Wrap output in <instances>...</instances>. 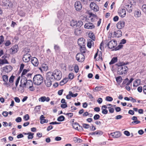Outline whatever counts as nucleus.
Segmentation results:
<instances>
[{
  "label": "nucleus",
  "mask_w": 146,
  "mask_h": 146,
  "mask_svg": "<svg viewBox=\"0 0 146 146\" xmlns=\"http://www.w3.org/2000/svg\"><path fill=\"white\" fill-rule=\"evenodd\" d=\"M116 65L118 66L117 71L118 74L119 75L125 74L127 72L128 68L125 65L124 63L120 62L117 64Z\"/></svg>",
  "instance_id": "f257e3e1"
},
{
  "label": "nucleus",
  "mask_w": 146,
  "mask_h": 146,
  "mask_svg": "<svg viewBox=\"0 0 146 146\" xmlns=\"http://www.w3.org/2000/svg\"><path fill=\"white\" fill-rule=\"evenodd\" d=\"M21 84L20 85V87L24 88L26 86L29 88L32 87L33 86V83L31 80H27V79L25 77H22L21 81Z\"/></svg>",
  "instance_id": "f03ea898"
},
{
  "label": "nucleus",
  "mask_w": 146,
  "mask_h": 146,
  "mask_svg": "<svg viewBox=\"0 0 146 146\" xmlns=\"http://www.w3.org/2000/svg\"><path fill=\"white\" fill-rule=\"evenodd\" d=\"M48 74H51V77L54 79V80H60L62 77V73L60 70L56 69L53 72H48Z\"/></svg>",
  "instance_id": "7ed1b4c3"
},
{
  "label": "nucleus",
  "mask_w": 146,
  "mask_h": 146,
  "mask_svg": "<svg viewBox=\"0 0 146 146\" xmlns=\"http://www.w3.org/2000/svg\"><path fill=\"white\" fill-rule=\"evenodd\" d=\"M43 78L41 75L40 74L35 76L33 78L34 83L36 85L40 84L43 82Z\"/></svg>",
  "instance_id": "20e7f679"
},
{
  "label": "nucleus",
  "mask_w": 146,
  "mask_h": 146,
  "mask_svg": "<svg viewBox=\"0 0 146 146\" xmlns=\"http://www.w3.org/2000/svg\"><path fill=\"white\" fill-rule=\"evenodd\" d=\"M51 74H46V80H45V83L46 85L48 87H49L52 85V83L54 80L51 77Z\"/></svg>",
  "instance_id": "39448f33"
},
{
  "label": "nucleus",
  "mask_w": 146,
  "mask_h": 146,
  "mask_svg": "<svg viewBox=\"0 0 146 146\" xmlns=\"http://www.w3.org/2000/svg\"><path fill=\"white\" fill-rule=\"evenodd\" d=\"M85 58L84 55L82 53H79L77 54L76 56V59L79 62H83Z\"/></svg>",
  "instance_id": "423d86ee"
},
{
  "label": "nucleus",
  "mask_w": 146,
  "mask_h": 146,
  "mask_svg": "<svg viewBox=\"0 0 146 146\" xmlns=\"http://www.w3.org/2000/svg\"><path fill=\"white\" fill-rule=\"evenodd\" d=\"M117 44V42L116 40H112L107 44V45L109 48L112 49L115 48Z\"/></svg>",
  "instance_id": "0eeeda50"
},
{
  "label": "nucleus",
  "mask_w": 146,
  "mask_h": 146,
  "mask_svg": "<svg viewBox=\"0 0 146 146\" xmlns=\"http://www.w3.org/2000/svg\"><path fill=\"white\" fill-rule=\"evenodd\" d=\"M31 56L30 54L27 53L24 54L23 58V60L25 62H28L30 60Z\"/></svg>",
  "instance_id": "6e6552de"
},
{
  "label": "nucleus",
  "mask_w": 146,
  "mask_h": 146,
  "mask_svg": "<svg viewBox=\"0 0 146 146\" xmlns=\"http://www.w3.org/2000/svg\"><path fill=\"white\" fill-rule=\"evenodd\" d=\"M13 67L9 65H6L2 68L3 71L8 73L10 72L12 70Z\"/></svg>",
  "instance_id": "1a4fd4ad"
},
{
  "label": "nucleus",
  "mask_w": 146,
  "mask_h": 146,
  "mask_svg": "<svg viewBox=\"0 0 146 146\" xmlns=\"http://www.w3.org/2000/svg\"><path fill=\"white\" fill-rule=\"evenodd\" d=\"M90 7L92 10H93L95 11H99V7L94 2H91L90 3Z\"/></svg>",
  "instance_id": "9d476101"
},
{
  "label": "nucleus",
  "mask_w": 146,
  "mask_h": 146,
  "mask_svg": "<svg viewBox=\"0 0 146 146\" xmlns=\"http://www.w3.org/2000/svg\"><path fill=\"white\" fill-rule=\"evenodd\" d=\"M74 7L76 10L77 11L80 10L82 8V5L79 1H77L75 3Z\"/></svg>",
  "instance_id": "9b49d317"
},
{
  "label": "nucleus",
  "mask_w": 146,
  "mask_h": 146,
  "mask_svg": "<svg viewBox=\"0 0 146 146\" xmlns=\"http://www.w3.org/2000/svg\"><path fill=\"white\" fill-rule=\"evenodd\" d=\"M126 42V40L125 39H123L121 41L120 43L119 44L117 47H115L114 49L115 50H118L119 49L121 48L123 45H121V44H125Z\"/></svg>",
  "instance_id": "f8f14e48"
},
{
  "label": "nucleus",
  "mask_w": 146,
  "mask_h": 146,
  "mask_svg": "<svg viewBox=\"0 0 146 146\" xmlns=\"http://www.w3.org/2000/svg\"><path fill=\"white\" fill-rule=\"evenodd\" d=\"M18 49V47L17 45H15L10 49L11 53L15 54L17 52Z\"/></svg>",
  "instance_id": "ddd939ff"
},
{
  "label": "nucleus",
  "mask_w": 146,
  "mask_h": 146,
  "mask_svg": "<svg viewBox=\"0 0 146 146\" xmlns=\"http://www.w3.org/2000/svg\"><path fill=\"white\" fill-rule=\"evenodd\" d=\"M84 28L88 29H92L95 28V26L91 23H86L84 25Z\"/></svg>",
  "instance_id": "4468645a"
},
{
  "label": "nucleus",
  "mask_w": 146,
  "mask_h": 146,
  "mask_svg": "<svg viewBox=\"0 0 146 146\" xmlns=\"http://www.w3.org/2000/svg\"><path fill=\"white\" fill-rule=\"evenodd\" d=\"M78 43L80 47L85 46V39L83 38H79L78 40Z\"/></svg>",
  "instance_id": "2eb2a0df"
},
{
  "label": "nucleus",
  "mask_w": 146,
  "mask_h": 146,
  "mask_svg": "<svg viewBox=\"0 0 146 146\" xmlns=\"http://www.w3.org/2000/svg\"><path fill=\"white\" fill-rule=\"evenodd\" d=\"M125 25V22L124 21H119L117 24V27L118 29H121L123 28Z\"/></svg>",
  "instance_id": "dca6fc26"
},
{
  "label": "nucleus",
  "mask_w": 146,
  "mask_h": 146,
  "mask_svg": "<svg viewBox=\"0 0 146 146\" xmlns=\"http://www.w3.org/2000/svg\"><path fill=\"white\" fill-rule=\"evenodd\" d=\"M31 62L33 65L35 66H38L39 62L37 59L35 57H33L31 60Z\"/></svg>",
  "instance_id": "f3484780"
},
{
  "label": "nucleus",
  "mask_w": 146,
  "mask_h": 146,
  "mask_svg": "<svg viewBox=\"0 0 146 146\" xmlns=\"http://www.w3.org/2000/svg\"><path fill=\"white\" fill-rule=\"evenodd\" d=\"M110 135L114 138H116L120 137L121 136V134L120 132L116 131L111 133Z\"/></svg>",
  "instance_id": "a211bd4d"
},
{
  "label": "nucleus",
  "mask_w": 146,
  "mask_h": 146,
  "mask_svg": "<svg viewBox=\"0 0 146 146\" xmlns=\"http://www.w3.org/2000/svg\"><path fill=\"white\" fill-rule=\"evenodd\" d=\"M48 69L47 64H42L40 67H39V69L42 72L43 71H46Z\"/></svg>",
  "instance_id": "6ab92c4d"
},
{
  "label": "nucleus",
  "mask_w": 146,
  "mask_h": 146,
  "mask_svg": "<svg viewBox=\"0 0 146 146\" xmlns=\"http://www.w3.org/2000/svg\"><path fill=\"white\" fill-rule=\"evenodd\" d=\"M114 35L115 37H120L122 35V32L121 30H117L114 31Z\"/></svg>",
  "instance_id": "aec40b11"
},
{
  "label": "nucleus",
  "mask_w": 146,
  "mask_h": 146,
  "mask_svg": "<svg viewBox=\"0 0 146 146\" xmlns=\"http://www.w3.org/2000/svg\"><path fill=\"white\" fill-rule=\"evenodd\" d=\"M118 14L122 18L124 17L126 15V11L124 9H121L119 12Z\"/></svg>",
  "instance_id": "412c9836"
},
{
  "label": "nucleus",
  "mask_w": 146,
  "mask_h": 146,
  "mask_svg": "<svg viewBox=\"0 0 146 146\" xmlns=\"http://www.w3.org/2000/svg\"><path fill=\"white\" fill-rule=\"evenodd\" d=\"M125 8L129 13L131 12L132 10V5L130 4H126L125 5Z\"/></svg>",
  "instance_id": "4be33fe9"
},
{
  "label": "nucleus",
  "mask_w": 146,
  "mask_h": 146,
  "mask_svg": "<svg viewBox=\"0 0 146 146\" xmlns=\"http://www.w3.org/2000/svg\"><path fill=\"white\" fill-rule=\"evenodd\" d=\"M50 98L49 97H46L45 96H42L38 99L39 101H41V102H43L44 101L48 102L50 100Z\"/></svg>",
  "instance_id": "5701e85b"
},
{
  "label": "nucleus",
  "mask_w": 146,
  "mask_h": 146,
  "mask_svg": "<svg viewBox=\"0 0 146 146\" xmlns=\"http://www.w3.org/2000/svg\"><path fill=\"white\" fill-rule=\"evenodd\" d=\"M107 107L106 105H104L102 106L101 109L102 113L104 114H107L108 113V111L106 110Z\"/></svg>",
  "instance_id": "b1692460"
},
{
  "label": "nucleus",
  "mask_w": 146,
  "mask_h": 146,
  "mask_svg": "<svg viewBox=\"0 0 146 146\" xmlns=\"http://www.w3.org/2000/svg\"><path fill=\"white\" fill-rule=\"evenodd\" d=\"M141 80L140 79H136L134 82L133 86L137 87L140 84Z\"/></svg>",
  "instance_id": "393cba45"
},
{
  "label": "nucleus",
  "mask_w": 146,
  "mask_h": 146,
  "mask_svg": "<svg viewBox=\"0 0 146 146\" xmlns=\"http://www.w3.org/2000/svg\"><path fill=\"white\" fill-rule=\"evenodd\" d=\"M44 115H42L40 117V123L41 124H43L44 123H47V121H46V119H44Z\"/></svg>",
  "instance_id": "a878e982"
},
{
  "label": "nucleus",
  "mask_w": 146,
  "mask_h": 146,
  "mask_svg": "<svg viewBox=\"0 0 146 146\" xmlns=\"http://www.w3.org/2000/svg\"><path fill=\"white\" fill-rule=\"evenodd\" d=\"M68 81V78H65L60 82V84L61 86L63 85L65 83H66Z\"/></svg>",
  "instance_id": "bb28decb"
},
{
  "label": "nucleus",
  "mask_w": 146,
  "mask_h": 146,
  "mask_svg": "<svg viewBox=\"0 0 146 146\" xmlns=\"http://www.w3.org/2000/svg\"><path fill=\"white\" fill-rule=\"evenodd\" d=\"M117 61V57H113L109 63V64L110 65L113 64L116 62Z\"/></svg>",
  "instance_id": "cd10ccee"
},
{
  "label": "nucleus",
  "mask_w": 146,
  "mask_h": 146,
  "mask_svg": "<svg viewBox=\"0 0 146 146\" xmlns=\"http://www.w3.org/2000/svg\"><path fill=\"white\" fill-rule=\"evenodd\" d=\"M103 134V132L101 131L98 130L94 132V135H97L98 136L101 135Z\"/></svg>",
  "instance_id": "c85d7f7f"
},
{
  "label": "nucleus",
  "mask_w": 146,
  "mask_h": 146,
  "mask_svg": "<svg viewBox=\"0 0 146 146\" xmlns=\"http://www.w3.org/2000/svg\"><path fill=\"white\" fill-rule=\"evenodd\" d=\"M93 43V41L92 40L90 39L88 41L87 45L88 47L89 48H91L92 44Z\"/></svg>",
  "instance_id": "c756f323"
},
{
  "label": "nucleus",
  "mask_w": 146,
  "mask_h": 146,
  "mask_svg": "<svg viewBox=\"0 0 146 146\" xmlns=\"http://www.w3.org/2000/svg\"><path fill=\"white\" fill-rule=\"evenodd\" d=\"M72 126L74 129L76 130H78V126H79V125L77 123L75 122L73 123Z\"/></svg>",
  "instance_id": "7c9ffc66"
},
{
  "label": "nucleus",
  "mask_w": 146,
  "mask_h": 146,
  "mask_svg": "<svg viewBox=\"0 0 146 146\" xmlns=\"http://www.w3.org/2000/svg\"><path fill=\"white\" fill-rule=\"evenodd\" d=\"M3 81L5 82L6 84L8 81V77L6 75H3Z\"/></svg>",
  "instance_id": "2f4dec72"
},
{
  "label": "nucleus",
  "mask_w": 146,
  "mask_h": 146,
  "mask_svg": "<svg viewBox=\"0 0 146 146\" xmlns=\"http://www.w3.org/2000/svg\"><path fill=\"white\" fill-rule=\"evenodd\" d=\"M74 141L76 142H77V143H81L82 141V140L78 138L77 137H75L74 138Z\"/></svg>",
  "instance_id": "473e14b6"
},
{
  "label": "nucleus",
  "mask_w": 146,
  "mask_h": 146,
  "mask_svg": "<svg viewBox=\"0 0 146 146\" xmlns=\"http://www.w3.org/2000/svg\"><path fill=\"white\" fill-rule=\"evenodd\" d=\"M86 51V47H85V46L80 47V51L81 52V53L83 54V53H85Z\"/></svg>",
  "instance_id": "72a5a7b5"
},
{
  "label": "nucleus",
  "mask_w": 146,
  "mask_h": 146,
  "mask_svg": "<svg viewBox=\"0 0 146 146\" xmlns=\"http://www.w3.org/2000/svg\"><path fill=\"white\" fill-rule=\"evenodd\" d=\"M89 37L93 40H95V36L94 34L92 33H90L89 34Z\"/></svg>",
  "instance_id": "f704fd0d"
},
{
  "label": "nucleus",
  "mask_w": 146,
  "mask_h": 146,
  "mask_svg": "<svg viewBox=\"0 0 146 146\" xmlns=\"http://www.w3.org/2000/svg\"><path fill=\"white\" fill-rule=\"evenodd\" d=\"M77 21L74 20H72L70 22V25L72 27H74L75 26H76Z\"/></svg>",
  "instance_id": "c9c22d12"
},
{
  "label": "nucleus",
  "mask_w": 146,
  "mask_h": 146,
  "mask_svg": "<svg viewBox=\"0 0 146 146\" xmlns=\"http://www.w3.org/2000/svg\"><path fill=\"white\" fill-rule=\"evenodd\" d=\"M6 5L8 6L9 8L12 7L13 6V3L12 2L9 1L7 2Z\"/></svg>",
  "instance_id": "e433bc0d"
},
{
  "label": "nucleus",
  "mask_w": 146,
  "mask_h": 146,
  "mask_svg": "<svg viewBox=\"0 0 146 146\" xmlns=\"http://www.w3.org/2000/svg\"><path fill=\"white\" fill-rule=\"evenodd\" d=\"M65 118L63 115H61L57 119V120L59 121H62Z\"/></svg>",
  "instance_id": "4c0bfd02"
},
{
  "label": "nucleus",
  "mask_w": 146,
  "mask_h": 146,
  "mask_svg": "<svg viewBox=\"0 0 146 146\" xmlns=\"http://www.w3.org/2000/svg\"><path fill=\"white\" fill-rule=\"evenodd\" d=\"M34 134V133H32L31 132H29V135L28 136V138L29 139H32L33 137V135Z\"/></svg>",
  "instance_id": "58836bf2"
},
{
  "label": "nucleus",
  "mask_w": 146,
  "mask_h": 146,
  "mask_svg": "<svg viewBox=\"0 0 146 146\" xmlns=\"http://www.w3.org/2000/svg\"><path fill=\"white\" fill-rule=\"evenodd\" d=\"M116 81L118 83H120L122 80V78L121 76L118 77L116 78Z\"/></svg>",
  "instance_id": "ea45409f"
},
{
  "label": "nucleus",
  "mask_w": 146,
  "mask_h": 146,
  "mask_svg": "<svg viewBox=\"0 0 146 146\" xmlns=\"http://www.w3.org/2000/svg\"><path fill=\"white\" fill-rule=\"evenodd\" d=\"M82 32V31L80 29H76L75 31V33L76 35H78L80 34Z\"/></svg>",
  "instance_id": "a19ab883"
},
{
  "label": "nucleus",
  "mask_w": 146,
  "mask_h": 146,
  "mask_svg": "<svg viewBox=\"0 0 146 146\" xmlns=\"http://www.w3.org/2000/svg\"><path fill=\"white\" fill-rule=\"evenodd\" d=\"M83 22L81 21H77L76 26L81 27L83 25Z\"/></svg>",
  "instance_id": "79ce46f5"
},
{
  "label": "nucleus",
  "mask_w": 146,
  "mask_h": 146,
  "mask_svg": "<svg viewBox=\"0 0 146 146\" xmlns=\"http://www.w3.org/2000/svg\"><path fill=\"white\" fill-rule=\"evenodd\" d=\"M69 93L70 94V95H71V97H76L78 95V93L74 94L71 91H69Z\"/></svg>",
  "instance_id": "37998d69"
},
{
  "label": "nucleus",
  "mask_w": 146,
  "mask_h": 146,
  "mask_svg": "<svg viewBox=\"0 0 146 146\" xmlns=\"http://www.w3.org/2000/svg\"><path fill=\"white\" fill-rule=\"evenodd\" d=\"M29 71V69H24L22 73V74H21V75L22 76L24 75H25Z\"/></svg>",
  "instance_id": "c03bdc74"
},
{
  "label": "nucleus",
  "mask_w": 146,
  "mask_h": 146,
  "mask_svg": "<svg viewBox=\"0 0 146 146\" xmlns=\"http://www.w3.org/2000/svg\"><path fill=\"white\" fill-rule=\"evenodd\" d=\"M74 74L73 73H69L68 75L69 78L71 80L72 79L74 78Z\"/></svg>",
  "instance_id": "a18cd8bd"
},
{
  "label": "nucleus",
  "mask_w": 146,
  "mask_h": 146,
  "mask_svg": "<svg viewBox=\"0 0 146 146\" xmlns=\"http://www.w3.org/2000/svg\"><path fill=\"white\" fill-rule=\"evenodd\" d=\"M113 100V98L109 96H107L106 98V100L108 101L111 102Z\"/></svg>",
  "instance_id": "49530a36"
},
{
  "label": "nucleus",
  "mask_w": 146,
  "mask_h": 146,
  "mask_svg": "<svg viewBox=\"0 0 146 146\" xmlns=\"http://www.w3.org/2000/svg\"><path fill=\"white\" fill-rule=\"evenodd\" d=\"M142 9L143 11L146 14V5L145 4L143 5Z\"/></svg>",
  "instance_id": "de8ad7c7"
},
{
  "label": "nucleus",
  "mask_w": 146,
  "mask_h": 146,
  "mask_svg": "<svg viewBox=\"0 0 146 146\" xmlns=\"http://www.w3.org/2000/svg\"><path fill=\"white\" fill-rule=\"evenodd\" d=\"M74 69L75 72L77 73L78 72V66L77 65H76L74 67Z\"/></svg>",
  "instance_id": "09e8293b"
},
{
  "label": "nucleus",
  "mask_w": 146,
  "mask_h": 146,
  "mask_svg": "<svg viewBox=\"0 0 146 146\" xmlns=\"http://www.w3.org/2000/svg\"><path fill=\"white\" fill-rule=\"evenodd\" d=\"M14 77L13 76H11L9 79V82L10 83H12L14 80Z\"/></svg>",
  "instance_id": "8fccbe9b"
},
{
  "label": "nucleus",
  "mask_w": 146,
  "mask_h": 146,
  "mask_svg": "<svg viewBox=\"0 0 146 146\" xmlns=\"http://www.w3.org/2000/svg\"><path fill=\"white\" fill-rule=\"evenodd\" d=\"M4 41V37L3 35L0 36V45Z\"/></svg>",
  "instance_id": "3c124183"
},
{
  "label": "nucleus",
  "mask_w": 146,
  "mask_h": 146,
  "mask_svg": "<svg viewBox=\"0 0 146 146\" xmlns=\"http://www.w3.org/2000/svg\"><path fill=\"white\" fill-rule=\"evenodd\" d=\"M24 119L26 121L28 120L29 119V116L28 114H26L24 116Z\"/></svg>",
  "instance_id": "603ef678"
},
{
  "label": "nucleus",
  "mask_w": 146,
  "mask_h": 146,
  "mask_svg": "<svg viewBox=\"0 0 146 146\" xmlns=\"http://www.w3.org/2000/svg\"><path fill=\"white\" fill-rule=\"evenodd\" d=\"M83 127L86 129H88L89 127V125L87 124L84 123L83 125Z\"/></svg>",
  "instance_id": "864d4df0"
},
{
  "label": "nucleus",
  "mask_w": 146,
  "mask_h": 146,
  "mask_svg": "<svg viewBox=\"0 0 146 146\" xmlns=\"http://www.w3.org/2000/svg\"><path fill=\"white\" fill-rule=\"evenodd\" d=\"M100 117V115L98 114H96L94 117V120H97Z\"/></svg>",
  "instance_id": "5fc2aeb1"
},
{
  "label": "nucleus",
  "mask_w": 146,
  "mask_h": 146,
  "mask_svg": "<svg viewBox=\"0 0 146 146\" xmlns=\"http://www.w3.org/2000/svg\"><path fill=\"white\" fill-rule=\"evenodd\" d=\"M135 14L138 17L140 16L141 13L140 11H135Z\"/></svg>",
  "instance_id": "6e6d98bb"
},
{
  "label": "nucleus",
  "mask_w": 146,
  "mask_h": 146,
  "mask_svg": "<svg viewBox=\"0 0 146 146\" xmlns=\"http://www.w3.org/2000/svg\"><path fill=\"white\" fill-rule=\"evenodd\" d=\"M22 120L21 118V117H19L15 119V121L17 122H19L21 121Z\"/></svg>",
  "instance_id": "4d7b16f0"
},
{
  "label": "nucleus",
  "mask_w": 146,
  "mask_h": 146,
  "mask_svg": "<svg viewBox=\"0 0 146 146\" xmlns=\"http://www.w3.org/2000/svg\"><path fill=\"white\" fill-rule=\"evenodd\" d=\"M2 114L4 116L6 117L8 116V112L6 111H4L3 112Z\"/></svg>",
  "instance_id": "13d9d810"
},
{
  "label": "nucleus",
  "mask_w": 146,
  "mask_h": 146,
  "mask_svg": "<svg viewBox=\"0 0 146 146\" xmlns=\"http://www.w3.org/2000/svg\"><path fill=\"white\" fill-rule=\"evenodd\" d=\"M25 65L23 64H22L20 66V71L21 72L22 71Z\"/></svg>",
  "instance_id": "bf43d9fd"
},
{
  "label": "nucleus",
  "mask_w": 146,
  "mask_h": 146,
  "mask_svg": "<svg viewBox=\"0 0 146 146\" xmlns=\"http://www.w3.org/2000/svg\"><path fill=\"white\" fill-rule=\"evenodd\" d=\"M133 79H134L133 78H131L130 80L126 84V85L128 86L132 82Z\"/></svg>",
  "instance_id": "052dcab7"
},
{
  "label": "nucleus",
  "mask_w": 146,
  "mask_h": 146,
  "mask_svg": "<svg viewBox=\"0 0 146 146\" xmlns=\"http://www.w3.org/2000/svg\"><path fill=\"white\" fill-rule=\"evenodd\" d=\"M11 44V42L9 40H7L6 41L5 43V45L6 46H8L9 45Z\"/></svg>",
  "instance_id": "680f3d73"
},
{
  "label": "nucleus",
  "mask_w": 146,
  "mask_h": 146,
  "mask_svg": "<svg viewBox=\"0 0 146 146\" xmlns=\"http://www.w3.org/2000/svg\"><path fill=\"white\" fill-rule=\"evenodd\" d=\"M122 116L121 115H117L115 117V119H121Z\"/></svg>",
  "instance_id": "e2e57ef3"
},
{
  "label": "nucleus",
  "mask_w": 146,
  "mask_h": 146,
  "mask_svg": "<svg viewBox=\"0 0 146 146\" xmlns=\"http://www.w3.org/2000/svg\"><path fill=\"white\" fill-rule=\"evenodd\" d=\"M14 100L17 103H19L20 102V100L19 98L18 97H15L14 98Z\"/></svg>",
  "instance_id": "0e129e2a"
},
{
  "label": "nucleus",
  "mask_w": 146,
  "mask_h": 146,
  "mask_svg": "<svg viewBox=\"0 0 146 146\" xmlns=\"http://www.w3.org/2000/svg\"><path fill=\"white\" fill-rule=\"evenodd\" d=\"M35 110L37 111H39L40 109V106H37L35 107Z\"/></svg>",
  "instance_id": "69168bd1"
},
{
  "label": "nucleus",
  "mask_w": 146,
  "mask_h": 146,
  "mask_svg": "<svg viewBox=\"0 0 146 146\" xmlns=\"http://www.w3.org/2000/svg\"><path fill=\"white\" fill-rule=\"evenodd\" d=\"M60 106L61 108H65L67 107V105L66 104H62Z\"/></svg>",
  "instance_id": "338daca9"
},
{
  "label": "nucleus",
  "mask_w": 146,
  "mask_h": 146,
  "mask_svg": "<svg viewBox=\"0 0 146 146\" xmlns=\"http://www.w3.org/2000/svg\"><path fill=\"white\" fill-rule=\"evenodd\" d=\"M97 101L99 104H100L102 102V99L101 98H99L98 99Z\"/></svg>",
  "instance_id": "774afa93"
}]
</instances>
